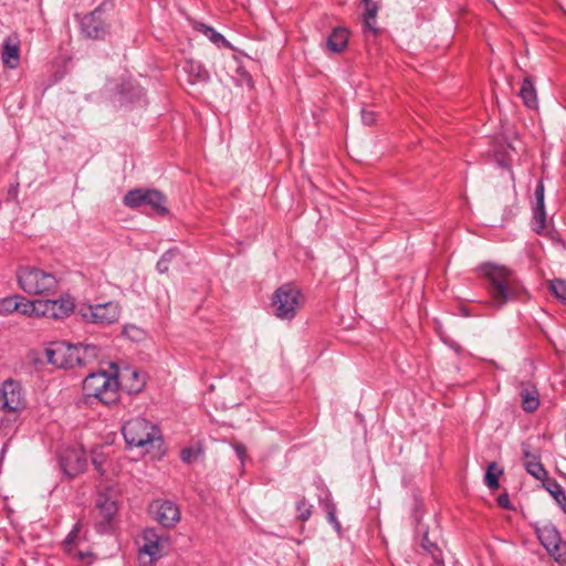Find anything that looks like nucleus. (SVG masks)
<instances>
[{"label": "nucleus", "instance_id": "nucleus-27", "mask_svg": "<svg viewBox=\"0 0 566 566\" xmlns=\"http://www.w3.org/2000/svg\"><path fill=\"white\" fill-rule=\"evenodd\" d=\"M524 468L528 474L534 476L536 480L539 481H547L548 472L542 464V461L538 460L536 462H524Z\"/></svg>", "mask_w": 566, "mask_h": 566}, {"label": "nucleus", "instance_id": "nucleus-30", "mask_svg": "<svg viewBox=\"0 0 566 566\" xmlns=\"http://www.w3.org/2000/svg\"><path fill=\"white\" fill-rule=\"evenodd\" d=\"M495 469H496V463L491 462L488 467V471L484 476V482L490 490H496L500 486L497 478L500 474H502V470H499L495 473L494 472Z\"/></svg>", "mask_w": 566, "mask_h": 566}, {"label": "nucleus", "instance_id": "nucleus-34", "mask_svg": "<svg viewBox=\"0 0 566 566\" xmlns=\"http://www.w3.org/2000/svg\"><path fill=\"white\" fill-rule=\"evenodd\" d=\"M521 451H522V455H523V463L524 462H536V461L541 460L539 450H533L532 446L528 442H522Z\"/></svg>", "mask_w": 566, "mask_h": 566}, {"label": "nucleus", "instance_id": "nucleus-24", "mask_svg": "<svg viewBox=\"0 0 566 566\" xmlns=\"http://www.w3.org/2000/svg\"><path fill=\"white\" fill-rule=\"evenodd\" d=\"M545 489L552 494L563 512L566 514V493L556 480H547L544 483Z\"/></svg>", "mask_w": 566, "mask_h": 566}, {"label": "nucleus", "instance_id": "nucleus-18", "mask_svg": "<svg viewBox=\"0 0 566 566\" xmlns=\"http://www.w3.org/2000/svg\"><path fill=\"white\" fill-rule=\"evenodd\" d=\"M2 62L10 69H15L19 64V46L11 39H6L1 53Z\"/></svg>", "mask_w": 566, "mask_h": 566}, {"label": "nucleus", "instance_id": "nucleus-10", "mask_svg": "<svg viewBox=\"0 0 566 566\" xmlns=\"http://www.w3.org/2000/svg\"><path fill=\"white\" fill-rule=\"evenodd\" d=\"M537 536L546 551L558 563H566V544L554 525H544L537 530Z\"/></svg>", "mask_w": 566, "mask_h": 566}, {"label": "nucleus", "instance_id": "nucleus-40", "mask_svg": "<svg viewBox=\"0 0 566 566\" xmlns=\"http://www.w3.org/2000/svg\"><path fill=\"white\" fill-rule=\"evenodd\" d=\"M80 532V523H76L73 527V530L67 534V536L64 539V546L67 551H70V547L75 543V539Z\"/></svg>", "mask_w": 566, "mask_h": 566}, {"label": "nucleus", "instance_id": "nucleus-33", "mask_svg": "<svg viewBox=\"0 0 566 566\" xmlns=\"http://www.w3.org/2000/svg\"><path fill=\"white\" fill-rule=\"evenodd\" d=\"M510 151H517L516 146L513 143H509L505 149L496 151V163L503 168L510 167Z\"/></svg>", "mask_w": 566, "mask_h": 566}, {"label": "nucleus", "instance_id": "nucleus-37", "mask_svg": "<svg viewBox=\"0 0 566 566\" xmlns=\"http://www.w3.org/2000/svg\"><path fill=\"white\" fill-rule=\"evenodd\" d=\"M312 509L313 506L307 503V501L305 499H302L300 500L297 503H296V510L298 512V520L305 522L307 521L311 515H312Z\"/></svg>", "mask_w": 566, "mask_h": 566}, {"label": "nucleus", "instance_id": "nucleus-41", "mask_svg": "<svg viewBox=\"0 0 566 566\" xmlns=\"http://www.w3.org/2000/svg\"><path fill=\"white\" fill-rule=\"evenodd\" d=\"M48 311V300H38L34 301V315L35 316H45Z\"/></svg>", "mask_w": 566, "mask_h": 566}, {"label": "nucleus", "instance_id": "nucleus-23", "mask_svg": "<svg viewBox=\"0 0 566 566\" xmlns=\"http://www.w3.org/2000/svg\"><path fill=\"white\" fill-rule=\"evenodd\" d=\"M421 547L426 551L431 559V566H444L441 556V551L436 543H432L428 534H424L421 539Z\"/></svg>", "mask_w": 566, "mask_h": 566}, {"label": "nucleus", "instance_id": "nucleus-17", "mask_svg": "<svg viewBox=\"0 0 566 566\" xmlns=\"http://www.w3.org/2000/svg\"><path fill=\"white\" fill-rule=\"evenodd\" d=\"M522 408L526 412H534L539 406V394L533 385H522L521 391Z\"/></svg>", "mask_w": 566, "mask_h": 566}, {"label": "nucleus", "instance_id": "nucleus-29", "mask_svg": "<svg viewBox=\"0 0 566 566\" xmlns=\"http://www.w3.org/2000/svg\"><path fill=\"white\" fill-rule=\"evenodd\" d=\"M549 290L552 294L563 304H566V281L555 279L551 281Z\"/></svg>", "mask_w": 566, "mask_h": 566}, {"label": "nucleus", "instance_id": "nucleus-44", "mask_svg": "<svg viewBox=\"0 0 566 566\" xmlns=\"http://www.w3.org/2000/svg\"><path fill=\"white\" fill-rule=\"evenodd\" d=\"M497 504L499 506H501L502 509H506V510H510L512 509V505H511V500H510V496L507 493H503V494H500L499 497H497Z\"/></svg>", "mask_w": 566, "mask_h": 566}, {"label": "nucleus", "instance_id": "nucleus-3", "mask_svg": "<svg viewBox=\"0 0 566 566\" xmlns=\"http://www.w3.org/2000/svg\"><path fill=\"white\" fill-rule=\"evenodd\" d=\"M112 374L96 371L88 374L83 381V394L87 399H95L104 405H111L118 400V368L111 364Z\"/></svg>", "mask_w": 566, "mask_h": 566}, {"label": "nucleus", "instance_id": "nucleus-46", "mask_svg": "<svg viewBox=\"0 0 566 566\" xmlns=\"http://www.w3.org/2000/svg\"><path fill=\"white\" fill-rule=\"evenodd\" d=\"M234 451H235V454L238 455V458L242 461L247 454L245 447L241 443H235Z\"/></svg>", "mask_w": 566, "mask_h": 566}, {"label": "nucleus", "instance_id": "nucleus-13", "mask_svg": "<svg viewBox=\"0 0 566 566\" xmlns=\"http://www.w3.org/2000/svg\"><path fill=\"white\" fill-rule=\"evenodd\" d=\"M87 459L82 450L69 449L60 457V465L67 476H76L86 468Z\"/></svg>", "mask_w": 566, "mask_h": 566}, {"label": "nucleus", "instance_id": "nucleus-20", "mask_svg": "<svg viewBox=\"0 0 566 566\" xmlns=\"http://www.w3.org/2000/svg\"><path fill=\"white\" fill-rule=\"evenodd\" d=\"M146 197L144 206H149L158 214L165 216L168 213V209L165 206V197L157 190L146 189Z\"/></svg>", "mask_w": 566, "mask_h": 566}, {"label": "nucleus", "instance_id": "nucleus-25", "mask_svg": "<svg viewBox=\"0 0 566 566\" xmlns=\"http://www.w3.org/2000/svg\"><path fill=\"white\" fill-rule=\"evenodd\" d=\"M52 303H54L53 311L55 312L53 319L64 318L74 310V303L70 298L52 300Z\"/></svg>", "mask_w": 566, "mask_h": 566}, {"label": "nucleus", "instance_id": "nucleus-22", "mask_svg": "<svg viewBox=\"0 0 566 566\" xmlns=\"http://www.w3.org/2000/svg\"><path fill=\"white\" fill-rule=\"evenodd\" d=\"M363 3L365 6L364 25L373 33H377L378 29L375 27V23L379 7L373 0H363Z\"/></svg>", "mask_w": 566, "mask_h": 566}, {"label": "nucleus", "instance_id": "nucleus-9", "mask_svg": "<svg viewBox=\"0 0 566 566\" xmlns=\"http://www.w3.org/2000/svg\"><path fill=\"white\" fill-rule=\"evenodd\" d=\"M24 408L20 382L7 379L0 387V411L17 412Z\"/></svg>", "mask_w": 566, "mask_h": 566}, {"label": "nucleus", "instance_id": "nucleus-48", "mask_svg": "<svg viewBox=\"0 0 566 566\" xmlns=\"http://www.w3.org/2000/svg\"><path fill=\"white\" fill-rule=\"evenodd\" d=\"M53 308H54V303H52V300H48V311H46L44 317L53 318V315L55 314Z\"/></svg>", "mask_w": 566, "mask_h": 566}, {"label": "nucleus", "instance_id": "nucleus-32", "mask_svg": "<svg viewBox=\"0 0 566 566\" xmlns=\"http://www.w3.org/2000/svg\"><path fill=\"white\" fill-rule=\"evenodd\" d=\"M546 228V212L545 208H533V229L535 232L541 233Z\"/></svg>", "mask_w": 566, "mask_h": 566}, {"label": "nucleus", "instance_id": "nucleus-12", "mask_svg": "<svg viewBox=\"0 0 566 566\" xmlns=\"http://www.w3.org/2000/svg\"><path fill=\"white\" fill-rule=\"evenodd\" d=\"M155 520L165 528L174 527L180 521L179 506L169 500H156L150 505Z\"/></svg>", "mask_w": 566, "mask_h": 566}, {"label": "nucleus", "instance_id": "nucleus-11", "mask_svg": "<svg viewBox=\"0 0 566 566\" xmlns=\"http://www.w3.org/2000/svg\"><path fill=\"white\" fill-rule=\"evenodd\" d=\"M104 15L105 11L102 7H98L93 12L86 14L81 21L82 32L90 39H103L107 34L109 28Z\"/></svg>", "mask_w": 566, "mask_h": 566}, {"label": "nucleus", "instance_id": "nucleus-39", "mask_svg": "<svg viewBox=\"0 0 566 566\" xmlns=\"http://www.w3.org/2000/svg\"><path fill=\"white\" fill-rule=\"evenodd\" d=\"M18 295L6 297L0 303V310L4 313H13L17 312L18 306Z\"/></svg>", "mask_w": 566, "mask_h": 566}, {"label": "nucleus", "instance_id": "nucleus-42", "mask_svg": "<svg viewBox=\"0 0 566 566\" xmlns=\"http://www.w3.org/2000/svg\"><path fill=\"white\" fill-rule=\"evenodd\" d=\"M361 119L365 125H373L376 122V114L369 109H361Z\"/></svg>", "mask_w": 566, "mask_h": 566}, {"label": "nucleus", "instance_id": "nucleus-14", "mask_svg": "<svg viewBox=\"0 0 566 566\" xmlns=\"http://www.w3.org/2000/svg\"><path fill=\"white\" fill-rule=\"evenodd\" d=\"M119 385L128 394H138L143 390L146 381L142 373L136 369L126 368L122 373L118 371Z\"/></svg>", "mask_w": 566, "mask_h": 566}, {"label": "nucleus", "instance_id": "nucleus-1", "mask_svg": "<svg viewBox=\"0 0 566 566\" xmlns=\"http://www.w3.org/2000/svg\"><path fill=\"white\" fill-rule=\"evenodd\" d=\"M480 273L488 281V292L492 305L500 308L509 301L521 300L526 290L516 280L512 271L494 263H484L479 266Z\"/></svg>", "mask_w": 566, "mask_h": 566}, {"label": "nucleus", "instance_id": "nucleus-47", "mask_svg": "<svg viewBox=\"0 0 566 566\" xmlns=\"http://www.w3.org/2000/svg\"><path fill=\"white\" fill-rule=\"evenodd\" d=\"M178 254V250L177 249H170L168 251H166L161 256H166L167 258V263L169 264V262Z\"/></svg>", "mask_w": 566, "mask_h": 566}, {"label": "nucleus", "instance_id": "nucleus-51", "mask_svg": "<svg viewBox=\"0 0 566 566\" xmlns=\"http://www.w3.org/2000/svg\"><path fill=\"white\" fill-rule=\"evenodd\" d=\"M85 556H86V554H84V553H80V554H78L80 559H84V558H85Z\"/></svg>", "mask_w": 566, "mask_h": 566}, {"label": "nucleus", "instance_id": "nucleus-2", "mask_svg": "<svg viewBox=\"0 0 566 566\" xmlns=\"http://www.w3.org/2000/svg\"><path fill=\"white\" fill-rule=\"evenodd\" d=\"M43 355L46 363L59 368L85 367L96 359L98 348L94 345L53 342L43 350Z\"/></svg>", "mask_w": 566, "mask_h": 566}, {"label": "nucleus", "instance_id": "nucleus-16", "mask_svg": "<svg viewBox=\"0 0 566 566\" xmlns=\"http://www.w3.org/2000/svg\"><path fill=\"white\" fill-rule=\"evenodd\" d=\"M349 33L346 28L337 27L326 41L327 49L333 53H339L347 46Z\"/></svg>", "mask_w": 566, "mask_h": 566}, {"label": "nucleus", "instance_id": "nucleus-36", "mask_svg": "<svg viewBox=\"0 0 566 566\" xmlns=\"http://www.w3.org/2000/svg\"><path fill=\"white\" fill-rule=\"evenodd\" d=\"M123 334L133 342H139L145 337V332L135 325H126Z\"/></svg>", "mask_w": 566, "mask_h": 566}, {"label": "nucleus", "instance_id": "nucleus-31", "mask_svg": "<svg viewBox=\"0 0 566 566\" xmlns=\"http://www.w3.org/2000/svg\"><path fill=\"white\" fill-rule=\"evenodd\" d=\"M202 454V448L198 447H187L184 448L180 452V458L182 462L190 464L198 460V458Z\"/></svg>", "mask_w": 566, "mask_h": 566}, {"label": "nucleus", "instance_id": "nucleus-26", "mask_svg": "<svg viewBox=\"0 0 566 566\" xmlns=\"http://www.w3.org/2000/svg\"><path fill=\"white\" fill-rule=\"evenodd\" d=\"M146 189H133L124 197V205L129 208H138L144 206Z\"/></svg>", "mask_w": 566, "mask_h": 566}, {"label": "nucleus", "instance_id": "nucleus-19", "mask_svg": "<svg viewBox=\"0 0 566 566\" xmlns=\"http://www.w3.org/2000/svg\"><path fill=\"white\" fill-rule=\"evenodd\" d=\"M96 509L103 516L105 523H109L117 512V504L105 494H99L96 500Z\"/></svg>", "mask_w": 566, "mask_h": 566}, {"label": "nucleus", "instance_id": "nucleus-49", "mask_svg": "<svg viewBox=\"0 0 566 566\" xmlns=\"http://www.w3.org/2000/svg\"><path fill=\"white\" fill-rule=\"evenodd\" d=\"M327 521L333 525L338 522L336 514L327 515Z\"/></svg>", "mask_w": 566, "mask_h": 566}, {"label": "nucleus", "instance_id": "nucleus-15", "mask_svg": "<svg viewBox=\"0 0 566 566\" xmlns=\"http://www.w3.org/2000/svg\"><path fill=\"white\" fill-rule=\"evenodd\" d=\"M182 70L185 73H187L191 84L198 82H208L210 78V74L206 67L200 62L191 59H188L184 62Z\"/></svg>", "mask_w": 566, "mask_h": 566}, {"label": "nucleus", "instance_id": "nucleus-8", "mask_svg": "<svg viewBox=\"0 0 566 566\" xmlns=\"http://www.w3.org/2000/svg\"><path fill=\"white\" fill-rule=\"evenodd\" d=\"M81 315L87 322L109 325L118 321L120 306L116 302L88 305L81 308Z\"/></svg>", "mask_w": 566, "mask_h": 566}, {"label": "nucleus", "instance_id": "nucleus-21", "mask_svg": "<svg viewBox=\"0 0 566 566\" xmlns=\"http://www.w3.org/2000/svg\"><path fill=\"white\" fill-rule=\"evenodd\" d=\"M520 96L528 108L534 109L537 107L538 101L536 90L533 82L528 77L524 78L522 83Z\"/></svg>", "mask_w": 566, "mask_h": 566}, {"label": "nucleus", "instance_id": "nucleus-38", "mask_svg": "<svg viewBox=\"0 0 566 566\" xmlns=\"http://www.w3.org/2000/svg\"><path fill=\"white\" fill-rule=\"evenodd\" d=\"M535 205L533 208L541 209L545 208L544 198H545V188L542 179L538 181L535 190H534Z\"/></svg>", "mask_w": 566, "mask_h": 566}, {"label": "nucleus", "instance_id": "nucleus-35", "mask_svg": "<svg viewBox=\"0 0 566 566\" xmlns=\"http://www.w3.org/2000/svg\"><path fill=\"white\" fill-rule=\"evenodd\" d=\"M17 312L23 315H34V301H29L23 296L18 295Z\"/></svg>", "mask_w": 566, "mask_h": 566}, {"label": "nucleus", "instance_id": "nucleus-43", "mask_svg": "<svg viewBox=\"0 0 566 566\" xmlns=\"http://www.w3.org/2000/svg\"><path fill=\"white\" fill-rule=\"evenodd\" d=\"M323 509L326 512V515L336 514V505L335 503L329 499V494L326 496V499L322 502Z\"/></svg>", "mask_w": 566, "mask_h": 566}, {"label": "nucleus", "instance_id": "nucleus-5", "mask_svg": "<svg viewBox=\"0 0 566 566\" xmlns=\"http://www.w3.org/2000/svg\"><path fill=\"white\" fill-rule=\"evenodd\" d=\"M122 433L126 443L136 448H146L161 439L158 427L140 417L126 421L122 427Z\"/></svg>", "mask_w": 566, "mask_h": 566}, {"label": "nucleus", "instance_id": "nucleus-4", "mask_svg": "<svg viewBox=\"0 0 566 566\" xmlns=\"http://www.w3.org/2000/svg\"><path fill=\"white\" fill-rule=\"evenodd\" d=\"M17 281L20 289L29 295H53L59 287L54 274L35 266H20L17 270Z\"/></svg>", "mask_w": 566, "mask_h": 566}, {"label": "nucleus", "instance_id": "nucleus-6", "mask_svg": "<svg viewBox=\"0 0 566 566\" xmlns=\"http://www.w3.org/2000/svg\"><path fill=\"white\" fill-rule=\"evenodd\" d=\"M304 302L301 291L292 284L280 286L272 297L273 313L280 319L291 321Z\"/></svg>", "mask_w": 566, "mask_h": 566}, {"label": "nucleus", "instance_id": "nucleus-50", "mask_svg": "<svg viewBox=\"0 0 566 566\" xmlns=\"http://www.w3.org/2000/svg\"><path fill=\"white\" fill-rule=\"evenodd\" d=\"M333 527L335 528V531H336L338 534H340V533H342V525H340L339 521H338V522H336L335 524H333Z\"/></svg>", "mask_w": 566, "mask_h": 566}, {"label": "nucleus", "instance_id": "nucleus-45", "mask_svg": "<svg viewBox=\"0 0 566 566\" xmlns=\"http://www.w3.org/2000/svg\"><path fill=\"white\" fill-rule=\"evenodd\" d=\"M157 270L159 273H167L168 272V263H167V258L166 256H161L159 259V261L157 262V265H156Z\"/></svg>", "mask_w": 566, "mask_h": 566}, {"label": "nucleus", "instance_id": "nucleus-7", "mask_svg": "<svg viewBox=\"0 0 566 566\" xmlns=\"http://www.w3.org/2000/svg\"><path fill=\"white\" fill-rule=\"evenodd\" d=\"M143 541L139 548V563L142 566H153L165 553L166 538L154 528H147L144 531Z\"/></svg>", "mask_w": 566, "mask_h": 566}, {"label": "nucleus", "instance_id": "nucleus-28", "mask_svg": "<svg viewBox=\"0 0 566 566\" xmlns=\"http://www.w3.org/2000/svg\"><path fill=\"white\" fill-rule=\"evenodd\" d=\"M196 30L205 34L212 43L220 45L226 44L227 40L222 34L217 32L213 28L206 25L205 23H197Z\"/></svg>", "mask_w": 566, "mask_h": 566}]
</instances>
